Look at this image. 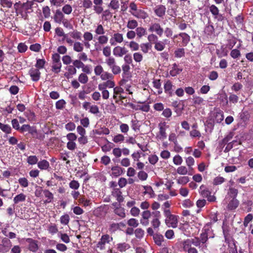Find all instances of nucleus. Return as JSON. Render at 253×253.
<instances>
[{
    "label": "nucleus",
    "mask_w": 253,
    "mask_h": 253,
    "mask_svg": "<svg viewBox=\"0 0 253 253\" xmlns=\"http://www.w3.org/2000/svg\"><path fill=\"white\" fill-rule=\"evenodd\" d=\"M165 223L169 227H177L178 221V216L171 213L170 211L165 210Z\"/></svg>",
    "instance_id": "obj_1"
},
{
    "label": "nucleus",
    "mask_w": 253,
    "mask_h": 253,
    "mask_svg": "<svg viewBox=\"0 0 253 253\" xmlns=\"http://www.w3.org/2000/svg\"><path fill=\"white\" fill-rule=\"evenodd\" d=\"M105 62L114 75H118L121 72V67L117 64L114 57L106 58Z\"/></svg>",
    "instance_id": "obj_2"
},
{
    "label": "nucleus",
    "mask_w": 253,
    "mask_h": 253,
    "mask_svg": "<svg viewBox=\"0 0 253 253\" xmlns=\"http://www.w3.org/2000/svg\"><path fill=\"white\" fill-rule=\"evenodd\" d=\"M52 60L51 71L54 73L58 74L61 71L62 67L60 55L57 53L53 54Z\"/></svg>",
    "instance_id": "obj_3"
},
{
    "label": "nucleus",
    "mask_w": 253,
    "mask_h": 253,
    "mask_svg": "<svg viewBox=\"0 0 253 253\" xmlns=\"http://www.w3.org/2000/svg\"><path fill=\"white\" fill-rule=\"evenodd\" d=\"M181 248L183 251L187 253H198V250L191 246V242L189 240H185L181 242Z\"/></svg>",
    "instance_id": "obj_4"
},
{
    "label": "nucleus",
    "mask_w": 253,
    "mask_h": 253,
    "mask_svg": "<svg viewBox=\"0 0 253 253\" xmlns=\"http://www.w3.org/2000/svg\"><path fill=\"white\" fill-rule=\"evenodd\" d=\"M113 240V238L108 234H105L102 236L100 241L96 245V247L100 250L105 249V245L107 243H109Z\"/></svg>",
    "instance_id": "obj_5"
},
{
    "label": "nucleus",
    "mask_w": 253,
    "mask_h": 253,
    "mask_svg": "<svg viewBox=\"0 0 253 253\" xmlns=\"http://www.w3.org/2000/svg\"><path fill=\"white\" fill-rule=\"evenodd\" d=\"M148 30L150 32L156 33V34L160 37H162L164 33L163 28L161 26L159 23H151Z\"/></svg>",
    "instance_id": "obj_6"
},
{
    "label": "nucleus",
    "mask_w": 253,
    "mask_h": 253,
    "mask_svg": "<svg viewBox=\"0 0 253 253\" xmlns=\"http://www.w3.org/2000/svg\"><path fill=\"white\" fill-rule=\"evenodd\" d=\"M159 131L157 134V137L159 139L163 140L165 139L167 137L166 128L168 127V126H166V123L165 122L161 123L158 125Z\"/></svg>",
    "instance_id": "obj_7"
},
{
    "label": "nucleus",
    "mask_w": 253,
    "mask_h": 253,
    "mask_svg": "<svg viewBox=\"0 0 253 253\" xmlns=\"http://www.w3.org/2000/svg\"><path fill=\"white\" fill-rule=\"evenodd\" d=\"M127 49L124 46H117L113 48V55L117 57H122L128 52Z\"/></svg>",
    "instance_id": "obj_8"
},
{
    "label": "nucleus",
    "mask_w": 253,
    "mask_h": 253,
    "mask_svg": "<svg viewBox=\"0 0 253 253\" xmlns=\"http://www.w3.org/2000/svg\"><path fill=\"white\" fill-rule=\"evenodd\" d=\"M210 231V229H205L204 231L200 234V237L199 238L201 243V248L202 250L207 249V246L206 243L208 240V233Z\"/></svg>",
    "instance_id": "obj_9"
},
{
    "label": "nucleus",
    "mask_w": 253,
    "mask_h": 253,
    "mask_svg": "<svg viewBox=\"0 0 253 253\" xmlns=\"http://www.w3.org/2000/svg\"><path fill=\"white\" fill-rule=\"evenodd\" d=\"M152 220L151 223L154 228H158L160 225V221L159 220L161 217V213L159 211L152 212Z\"/></svg>",
    "instance_id": "obj_10"
},
{
    "label": "nucleus",
    "mask_w": 253,
    "mask_h": 253,
    "mask_svg": "<svg viewBox=\"0 0 253 253\" xmlns=\"http://www.w3.org/2000/svg\"><path fill=\"white\" fill-rule=\"evenodd\" d=\"M11 243L10 241L6 238H4L0 244V252L6 253L10 249Z\"/></svg>",
    "instance_id": "obj_11"
},
{
    "label": "nucleus",
    "mask_w": 253,
    "mask_h": 253,
    "mask_svg": "<svg viewBox=\"0 0 253 253\" xmlns=\"http://www.w3.org/2000/svg\"><path fill=\"white\" fill-rule=\"evenodd\" d=\"M29 74L34 82H38L40 79L41 72L37 68H31L29 71Z\"/></svg>",
    "instance_id": "obj_12"
},
{
    "label": "nucleus",
    "mask_w": 253,
    "mask_h": 253,
    "mask_svg": "<svg viewBox=\"0 0 253 253\" xmlns=\"http://www.w3.org/2000/svg\"><path fill=\"white\" fill-rule=\"evenodd\" d=\"M111 194L114 197L116 198L119 203H121L124 201V198L120 188H113L111 192Z\"/></svg>",
    "instance_id": "obj_13"
},
{
    "label": "nucleus",
    "mask_w": 253,
    "mask_h": 253,
    "mask_svg": "<svg viewBox=\"0 0 253 253\" xmlns=\"http://www.w3.org/2000/svg\"><path fill=\"white\" fill-rule=\"evenodd\" d=\"M155 14L159 17H163L166 14V7L163 5H158L154 8Z\"/></svg>",
    "instance_id": "obj_14"
},
{
    "label": "nucleus",
    "mask_w": 253,
    "mask_h": 253,
    "mask_svg": "<svg viewBox=\"0 0 253 253\" xmlns=\"http://www.w3.org/2000/svg\"><path fill=\"white\" fill-rule=\"evenodd\" d=\"M33 2L32 1H27L25 3H23L21 7V12H25L26 14L32 11V6Z\"/></svg>",
    "instance_id": "obj_15"
},
{
    "label": "nucleus",
    "mask_w": 253,
    "mask_h": 253,
    "mask_svg": "<svg viewBox=\"0 0 253 253\" xmlns=\"http://www.w3.org/2000/svg\"><path fill=\"white\" fill-rule=\"evenodd\" d=\"M129 12L137 18L145 19L148 17V14L142 9H138L135 12L129 11Z\"/></svg>",
    "instance_id": "obj_16"
},
{
    "label": "nucleus",
    "mask_w": 253,
    "mask_h": 253,
    "mask_svg": "<svg viewBox=\"0 0 253 253\" xmlns=\"http://www.w3.org/2000/svg\"><path fill=\"white\" fill-rule=\"evenodd\" d=\"M26 241L29 244V249L33 252H36L38 250L37 241L32 238H27Z\"/></svg>",
    "instance_id": "obj_17"
},
{
    "label": "nucleus",
    "mask_w": 253,
    "mask_h": 253,
    "mask_svg": "<svg viewBox=\"0 0 253 253\" xmlns=\"http://www.w3.org/2000/svg\"><path fill=\"white\" fill-rule=\"evenodd\" d=\"M64 14L60 10H56L53 16V19L55 22L60 24L65 19Z\"/></svg>",
    "instance_id": "obj_18"
},
{
    "label": "nucleus",
    "mask_w": 253,
    "mask_h": 253,
    "mask_svg": "<svg viewBox=\"0 0 253 253\" xmlns=\"http://www.w3.org/2000/svg\"><path fill=\"white\" fill-rule=\"evenodd\" d=\"M229 203L227 206L228 210L232 211L236 209L239 206V201L237 199H229Z\"/></svg>",
    "instance_id": "obj_19"
},
{
    "label": "nucleus",
    "mask_w": 253,
    "mask_h": 253,
    "mask_svg": "<svg viewBox=\"0 0 253 253\" xmlns=\"http://www.w3.org/2000/svg\"><path fill=\"white\" fill-rule=\"evenodd\" d=\"M178 36H179L182 38V45L186 46L190 41V37L185 33H181L178 35H175L174 38H177Z\"/></svg>",
    "instance_id": "obj_20"
},
{
    "label": "nucleus",
    "mask_w": 253,
    "mask_h": 253,
    "mask_svg": "<svg viewBox=\"0 0 253 253\" xmlns=\"http://www.w3.org/2000/svg\"><path fill=\"white\" fill-rule=\"evenodd\" d=\"M238 193V191L237 189L233 187H230L227 192L226 199H236Z\"/></svg>",
    "instance_id": "obj_21"
},
{
    "label": "nucleus",
    "mask_w": 253,
    "mask_h": 253,
    "mask_svg": "<svg viewBox=\"0 0 253 253\" xmlns=\"http://www.w3.org/2000/svg\"><path fill=\"white\" fill-rule=\"evenodd\" d=\"M66 70L67 72L64 74V76L67 78H69L71 76L74 75L77 73V69L73 65L67 66Z\"/></svg>",
    "instance_id": "obj_22"
},
{
    "label": "nucleus",
    "mask_w": 253,
    "mask_h": 253,
    "mask_svg": "<svg viewBox=\"0 0 253 253\" xmlns=\"http://www.w3.org/2000/svg\"><path fill=\"white\" fill-rule=\"evenodd\" d=\"M28 132L32 135L33 138L39 139L43 138V136L42 134H39L37 129L34 126H30Z\"/></svg>",
    "instance_id": "obj_23"
},
{
    "label": "nucleus",
    "mask_w": 253,
    "mask_h": 253,
    "mask_svg": "<svg viewBox=\"0 0 253 253\" xmlns=\"http://www.w3.org/2000/svg\"><path fill=\"white\" fill-rule=\"evenodd\" d=\"M38 167L41 170H47L50 168L49 162L45 160H42L38 162Z\"/></svg>",
    "instance_id": "obj_24"
},
{
    "label": "nucleus",
    "mask_w": 253,
    "mask_h": 253,
    "mask_svg": "<svg viewBox=\"0 0 253 253\" xmlns=\"http://www.w3.org/2000/svg\"><path fill=\"white\" fill-rule=\"evenodd\" d=\"M111 170L112 171L111 175L112 176L117 177L120 175H121L123 173L122 169L118 166H114L111 168Z\"/></svg>",
    "instance_id": "obj_25"
},
{
    "label": "nucleus",
    "mask_w": 253,
    "mask_h": 253,
    "mask_svg": "<svg viewBox=\"0 0 253 253\" xmlns=\"http://www.w3.org/2000/svg\"><path fill=\"white\" fill-rule=\"evenodd\" d=\"M114 212L122 218H124L126 217L125 210L124 208L120 206L116 207L114 209Z\"/></svg>",
    "instance_id": "obj_26"
},
{
    "label": "nucleus",
    "mask_w": 253,
    "mask_h": 253,
    "mask_svg": "<svg viewBox=\"0 0 253 253\" xmlns=\"http://www.w3.org/2000/svg\"><path fill=\"white\" fill-rule=\"evenodd\" d=\"M172 87L171 82L170 81H167L164 84L165 92L171 95L172 94Z\"/></svg>",
    "instance_id": "obj_27"
},
{
    "label": "nucleus",
    "mask_w": 253,
    "mask_h": 253,
    "mask_svg": "<svg viewBox=\"0 0 253 253\" xmlns=\"http://www.w3.org/2000/svg\"><path fill=\"white\" fill-rule=\"evenodd\" d=\"M167 40H165L163 41H157L154 45V48L156 50L158 51H161L163 50L166 47V43L165 42H166Z\"/></svg>",
    "instance_id": "obj_28"
},
{
    "label": "nucleus",
    "mask_w": 253,
    "mask_h": 253,
    "mask_svg": "<svg viewBox=\"0 0 253 253\" xmlns=\"http://www.w3.org/2000/svg\"><path fill=\"white\" fill-rule=\"evenodd\" d=\"M182 71V69L178 68V65L176 63H174L172 65V69L169 71V74L172 77H175L179 74Z\"/></svg>",
    "instance_id": "obj_29"
},
{
    "label": "nucleus",
    "mask_w": 253,
    "mask_h": 253,
    "mask_svg": "<svg viewBox=\"0 0 253 253\" xmlns=\"http://www.w3.org/2000/svg\"><path fill=\"white\" fill-rule=\"evenodd\" d=\"M43 193L45 197L46 198V199L44 201V203L45 204L50 203L53 199V195L52 193L48 190H43Z\"/></svg>",
    "instance_id": "obj_30"
},
{
    "label": "nucleus",
    "mask_w": 253,
    "mask_h": 253,
    "mask_svg": "<svg viewBox=\"0 0 253 253\" xmlns=\"http://www.w3.org/2000/svg\"><path fill=\"white\" fill-rule=\"evenodd\" d=\"M141 50L144 53H147L151 49L152 45L150 42L142 43L140 44Z\"/></svg>",
    "instance_id": "obj_31"
},
{
    "label": "nucleus",
    "mask_w": 253,
    "mask_h": 253,
    "mask_svg": "<svg viewBox=\"0 0 253 253\" xmlns=\"http://www.w3.org/2000/svg\"><path fill=\"white\" fill-rule=\"evenodd\" d=\"M26 196L23 193H20L16 195L13 199L14 204H17L20 202H24L26 200Z\"/></svg>",
    "instance_id": "obj_32"
},
{
    "label": "nucleus",
    "mask_w": 253,
    "mask_h": 253,
    "mask_svg": "<svg viewBox=\"0 0 253 253\" xmlns=\"http://www.w3.org/2000/svg\"><path fill=\"white\" fill-rule=\"evenodd\" d=\"M0 129L5 133L9 134L11 133L12 128L11 126L7 124H3L0 122Z\"/></svg>",
    "instance_id": "obj_33"
},
{
    "label": "nucleus",
    "mask_w": 253,
    "mask_h": 253,
    "mask_svg": "<svg viewBox=\"0 0 253 253\" xmlns=\"http://www.w3.org/2000/svg\"><path fill=\"white\" fill-rule=\"evenodd\" d=\"M219 100L223 103V105L227 106L228 104V101L227 95L226 93L223 92L220 93L218 97Z\"/></svg>",
    "instance_id": "obj_34"
},
{
    "label": "nucleus",
    "mask_w": 253,
    "mask_h": 253,
    "mask_svg": "<svg viewBox=\"0 0 253 253\" xmlns=\"http://www.w3.org/2000/svg\"><path fill=\"white\" fill-rule=\"evenodd\" d=\"M136 35L139 38H142L147 34L146 30L142 27L136 28L135 30Z\"/></svg>",
    "instance_id": "obj_35"
},
{
    "label": "nucleus",
    "mask_w": 253,
    "mask_h": 253,
    "mask_svg": "<svg viewBox=\"0 0 253 253\" xmlns=\"http://www.w3.org/2000/svg\"><path fill=\"white\" fill-rule=\"evenodd\" d=\"M113 75L114 74L113 73H111L106 71H104L100 77L102 80L108 81L109 80L114 79Z\"/></svg>",
    "instance_id": "obj_36"
},
{
    "label": "nucleus",
    "mask_w": 253,
    "mask_h": 253,
    "mask_svg": "<svg viewBox=\"0 0 253 253\" xmlns=\"http://www.w3.org/2000/svg\"><path fill=\"white\" fill-rule=\"evenodd\" d=\"M153 86L158 89V94H161L163 92V89L161 87V83L160 80H154L153 81Z\"/></svg>",
    "instance_id": "obj_37"
},
{
    "label": "nucleus",
    "mask_w": 253,
    "mask_h": 253,
    "mask_svg": "<svg viewBox=\"0 0 253 253\" xmlns=\"http://www.w3.org/2000/svg\"><path fill=\"white\" fill-rule=\"evenodd\" d=\"M78 202L80 204H83L84 207H87L91 204L90 200L86 199L84 196H81L78 199Z\"/></svg>",
    "instance_id": "obj_38"
},
{
    "label": "nucleus",
    "mask_w": 253,
    "mask_h": 253,
    "mask_svg": "<svg viewBox=\"0 0 253 253\" xmlns=\"http://www.w3.org/2000/svg\"><path fill=\"white\" fill-rule=\"evenodd\" d=\"M117 249L120 252H124L130 248L129 245L126 243L117 244Z\"/></svg>",
    "instance_id": "obj_39"
},
{
    "label": "nucleus",
    "mask_w": 253,
    "mask_h": 253,
    "mask_svg": "<svg viewBox=\"0 0 253 253\" xmlns=\"http://www.w3.org/2000/svg\"><path fill=\"white\" fill-rule=\"evenodd\" d=\"M138 26V22L134 19L129 20L127 22L126 27L129 29H136Z\"/></svg>",
    "instance_id": "obj_40"
},
{
    "label": "nucleus",
    "mask_w": 253,
    "mask_h": 253,
    "mask_svg": "<svg viewBox=\"0 0 253 253\" xmlns=\"http://www.w3.org/2000/svg\"><path fill=\"white\" fill-rule=\"evenodd\" d=\"M108 6L111 9L117 11L120 7V4L118 0H111Z\"/></svg>",
    "instance_id": "obj_41"
},
{
    "label": "nucleus",
    "mask_w": 253,
    "mask_h": 253,
    "mask_svg": "<svg viewBox=\"0 0 253 253\" xmlns=\"http://www.w3.org/2000/svg\"><path fill=\"white\" fill-rule=\"evenodd\" d=\"M83 44L81 42H74L73 45V49L74 51L78 52H81L83 50Z\"/></svg>",
    "instance_id": "obj_42"
},
{
    "label": "nucleus",
    "mask_w": 253,
    "mask_h": 253,
    "mask_svg": "<svg viewBox=\"0 0 253 253\" xmlns=\"http://www.w3.org/2000/svg\"><path fill=\"white\" fill-rule=\"evenodd\" d=\"M130 122L131 127L134 131H136L139 130L140 126L139 125V121L135 119H132Z\"/></svg>",
    "instance_id": "obj_43"
},
{
    "label": "nucleus",
    "mask_w": 253,
    "mask_h": 253,
    "mask_svg": "<svg viewBox=\"0 0 253 253\" xmlns=\"http://www.w3.org/2000/svg\"><path fill=\"white\" fill-rule=\"evenodd\" d=\"M73 9L72 6L68 4H66L65 5H64L62 8V13L67 14L69 15L72 12Z\"/></svg>",
    "instance_id": "obj_44"
},
{
    "label": "nucleus",
    "mask_w": 253,
    "mask_h": 253,
    "mask_svg": "<svg viewBox=\"0 0 253 253\" xmlns=\"http://www.w3.org/2000/svg\"><path fill=\"white\" fill-rule=\"evenodd\" d=\"M38 158L35 155L30 156L27 158V163L31 165L38 164Z\"/></svg>",
    "instance_id": "obj_45"
},
{
    "label": "nucleus",
    "mask_w": 253,
    "mask_h": 253,
    "mask_svg": "<svg viewBox=\"0 0 253 253\" xmlns=\"http://www.w3.org/2000/svg\"><path fill=\"white\" fill-rule=\"evenodd\" d=\"M123 225V223H112L110 224L109 226V231L111 232H115V231H117L118 230L120 229V225Z\"/></svg>",
    "instance_id": "obj_46"
},
{
    "label": "nucleus",
    "mask_w": 253,
    "mask_h": 253,
    "mask_svg": "<svg viewBox=\"0 0 253 253\" xmlns=\"http://www.w3.org/2000/svg\"><path fill=\"white\" fill-rule=\"evenodd\" d=\"M204 32L206 34L211 35L214 32V27L212 25L209 24L206 26Z\"/></svg>",
    "instance_id": "obj_47"
},
{
    "label": "nucleus",
    "mask_w": 253,
    "mask_h": 253,
    "mask_svg": "<svg viewBox=\"0 0 253 253\" xmlns=\"http://www.w3.org/2000/svg\"><path fill=\"white\" fill-rule=\"evenodd\" d=\"M98 42L99 43L101 44H105L108 42V37L104 35H100L97 38Z\"/></svg>",
    "instance_id": "obj_48"
},
{
    "label": "nucleus",
    "mask_w": 253,
    "mask_h": 253,
    "mask_svg": "<svg viewBox=\"0 0 253 253\" xmlns=\"http://www.w3.org/2000/svg\"><path fill=\"white\" fill-rule=\"evenodd\" d=\"M94 32L97 35H102L105 33V29L101 24L97 25Z\"/></svg>",
    "instance_id": "obj_49"
},
{
    "label": "nucleus",
    "mask_w": 253,
    "mask_h": 253,
    "mask_svg": "<svg viewBox=\"0 0 253 253\" xmlns=\"http://www.w3.org/2000/svg\"><path fill=\"white\" fill-rule=\"evenodd\" d=\"M79 81L83 84H85L88 81L87 76L84 73H81L78 77Z\"/></svg>",
    "instance_id": "obj_50"
},
{
    "label": "nucleus",
    "mask_w": 253,
    "mask_h": 253,
    "mask_svg": "<svg viewBox=\"0 0 253 253\" xmlns=\"http://www.w3.org/2000/svg\"><path fill=\"white\" fill-rule=\"evenodd\" d=\"M133 58L134 60L137 62L140 63L143 60V55L140 52H134L133 54Z\"/></svg>",
    "instance_id": "obj_51"
},
{
    "label": "nucleus",
    "mask_w": 253,
    "mask_h": 253,
    "mask_svg": "<svg viewBox=\"0 0 253 253\" xmlns=\"http://www.w3.org/2000/svg\"><path fill=\"white\" fill-rule=\"evenodd\" d=\"M80 185L79 182L78 181L75 180H72L69 183V187L74 190H78L80 187Z\"/></svg>",
    "instance_id": "obj_52"
},
{
    "label": "nucleus",
    "mask_w": 253,
    "mask_h": 253,
    "mask_svg": "<svg viewBox=\"0 0 253 253\" xmlns=\"http://www.w3.org/2000/svg\"><path fill=\"white\" fill-rule=\"evenodd\" d=\"M114 39L117 43H121L123 42L124 38L122 34L116 33L113 36Z\"/></svg>",
    "instance_id": "obj_53"
},
{
    "label": "nucleus",
    "mask_w": 253,
    "mask_h": 253,
    "mask_svg": "<svg viewBox=\"0 0 253 253\" xmlns=\"http://www.w3.org/2000/svg\"><path fill=\"white\" fill-rule=\"evenodd\" d=\"M103 54L107 58L112 57L111 50L109 46H106L102 48Z\"/></svg>",
    "instance_id": "obj_54"
},
{
    "label": "nucleus",
    "mask_w": 253,
    "mask_h": 253,
    "mask_svg": "<svg viewBox=\"0 0 253 253\" xmlns=\"http://www.w3.org/2000/svg\"><path fill=\"white\" fill-rule=\"evenodd\" d=\"M124 140L125 136L120 133L116 135L113 138V141L116 143L122 142Z\"/></svg>",
    "instance_id": "obj_55"
},
{
    "label": "nucleus",
    "mask_w": 253,
    "mask_h": 253,
    "mask_svg": "<svg viewBox=\"0 0 253 253\" xmlns=\"http://www.w3.org/2000/svg\"><path fill=\"white\" fill-rule=\"evenodd\" d=\"M45 64V60L44 59H37V62L35 65L36 68L40 70V69L43 68Z\"/></svg>",
    "instance_id": "obj_56"
},
{
    "label": "nucleus",
    "mask_w": 253,
    "mask_h": 253,
    "mask_svg": "<svg viewBox=\"0 0 253 253\" xmlns=\"http://www.w3.org/2000/svg\"><path fill=\"white\" fill-rule=\"evenodd\" d=\"M94 72L96 76H100L103 73L104 70L101 65H98L94 67Z\"/></svg>",
    "instance_id": "obj_57"
},
{
    "label": "nucleus",
    "mask_w": 253,
    "mask_h": 253,
    "mask_svg": "<svg viewBox=\"0 0 253 253\" xmlns=\"http://www.w3.org/2000/svg\"><path fill=\"white\" fill-rule=\"evenodd\" d=\"M128 46L132 51H137L140 47V45L133 41L130 42Z\"/></svg>",
    "instance_id": "obj_58"
},
{
    "label": "nucleus",
    "mask_w": 253,
    "mask_h": 253,
    "mask_svg": "<svg viewBox=\"0 0 253 253\" xmlns=\"http://www.w3.org/2000/svg\"><path fill=\"white\" fill-rule=\"evenodd\" d=\"M18 182L20 186L22 187L26 188L29 185V182L25 177H21L18 179Z\"/></svg>",
    "instance_id": "obj_59"
},
{
    "label": "nucleus",
    "mask_w": 253,
    "mask_h": 253,
    "mask_svg": "<svg viewBox=\"0 0 253 253\" xmlns=\"http://www.w3.org/2000/svg\"><path fill=\"white\" fill-rule=\"evenodd\" d=\"M225 181V178L221 176H217L213 180L214 185H218L221 184Z\"/></svg>",
    "instance_id": "obj_60"
},
{
    "label": "nucleus",
    "mask_w": 253,
    "mask_h": 253,
    "mask_svg": "<svg viewBox=\"0 0 253 253\" xmlns=\"http://www.w3.org/2000/svg\"><path fill=\"white\" fill-rule=\"evenodd\" d=\"M189 181V177L186 176L180 177L177 179V183L182 185L186 184Z\"/></svg>",
    "instance_id": "obj_61"
},
{
    "label": "nucleus",
    "mask_w": 253,
    "mask_h": 253,
    "mask_svg": "<svg viewBox=\"0 0 253 253\" xmlns=\"http://www.w3.org/2000/svg\"><path fill=\"white\" fill-rule=\"evenodd\" d=\"M70 220L69 215L67 214H65L60 217V222L61 224L64 225H67Z\"/></svg>",
    "instance_id": "obj_62"
},
{
    "label": "nucleus",
    "mask_w": 253,
    "mask_h": 253,
    "mask_svg": "<svg viewBox=\"0 0 253 253\" xmlns=\"http://www.w3.org/2000/svg\"><path fill=\"white\" fill-rule=\"evenodd\" d=\"M113 143L108 142V144H105L101 147L102 150L104 152H109L113 148Z\"/></svg>",
    "instance_id": "obj_63"
},
{
    "label": "nucleus",
    "mask_w": 253,
    "mask_h": 253,
    "mask_svg": "<svg viewBox=\"0 0 253 253\" xmlns=\"http://www.w3.org/2000/svg\"><path fill=\"white\" fill-rule=\"evenodd\" d=\"M159 158L156 155H150L148 157V161L149 163L152 165L156 164L158 161Z\"/></svg>",
    "instance_id": "obj_64"
}]
</instances>
